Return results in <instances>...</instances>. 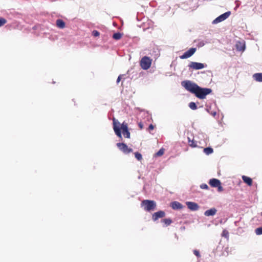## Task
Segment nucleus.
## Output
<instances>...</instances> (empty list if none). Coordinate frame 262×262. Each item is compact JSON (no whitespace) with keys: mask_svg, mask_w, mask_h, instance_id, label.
<instances>
[{"mask_svg":"<svg viewBox=\"0 0 262 262\" xmlns=\"http://www.w3.org/2000/svg\"><path fill=\"white\" fill-rule=\"evenodd\" d=\"M113 129L116 135L119 138H121V129L122 130V134L124 137L126 138H130V133L128 129L127 124L124 122L121 124V128L117 125V123L115 121V119L113 120Z\"/></svg>","mask_w":262,"mask_h":262,"instance_id":"obj_1","label":"nucleus"},{"mask_svg":"<svg viewBox=\"0 0 262 262\" xmlns=\"http://www.w3.org/2000/svg\"><path fill=\"white\" fill-rule=\"evenodd\" d=\"M141 206L146 211L150 212L156 209L157 204L152 200H144L142 201Z\"/></svg>","mask_w":262,"mask_h":262,"instance_id":"obj_2","label":"nucleus"},{"mask_svg":"<svg viewBox=\"0 0 262 262\" xmlns=\"http://www.w3.org/2000/svg\"><path fill=\"white\" fill-rule=\"evenodd\" d=\"M212 90L211 89L202 88L198 85L194 94L197 98L200 99H204L206 98V96L210 94Z\"/></svg>","mask_w":262,"mask_h":262,"instance_id":"obj_3","label":"nucleus"},{"mask_svg":"<svg viewBox=\"0 0 262 262\" xmlns=\"http://www.w3.org/2000/svg\"><path fill=\"white\" fill-rule=\"evenodd\" d=\"M182 85L189 92L194 94L198 85L190 80H185L181 82Z\"/></svg>","mask_w":262,"mask_h":262,"instance_id":"obj_4","label":"nucleus"},{"mask_svg":"<svg viewBox=\"0 0 262 262\" xmlns=\"http://www.w3.org/2000/svg\"><path fill=\"white\" fill-rule=\"evenodd\" d=\"M152 59L147 56H144L140 61V65L143 70H148L151 66Z\"/></svg>","mask_w":262,"mask_h":262,"instance_id":"obj_5","label":"nucleus"},{"mask_svg":"<svg viewBox=\"0 0 262 262\" xmlns=\"http://www.w3.org/2000/svg\"><path fill=\"white\" fill-rule=\"evenodd\" d=\"M231 14L230 11H227L224 14H221L217 17H216L214 20H213L212 24H216L220 22H222L225 19H226L227 18L229 17V16Z\"/></svg>","mask_w":262,"mask_h":262,"instance_id":"obj_6","label":"nucleus"},{"mask_svg":"<svg viewBox=\"0 0 262 262\" xmlns=\"http://www.w3.org/2000/svg\"><path fill=\"white\" fill-rule=\"evenodd\" d=\"M117 146L124 154H128L133 151L132 148H128L126 144L123 143H118L117 144Z\"/></svg>","mask_w":262,"mask_h":262,"instance_id":"obj_7","label":"nucleus"},{"mask_svg":"<svg viewBox=\"0 0 262 262\" xmlns=\"http://www.w3.org/2000/svg\"><path fill=\"white\" fill-rule=\"evenodd\" d=\"M195 48H191L185 52L182 55L180 56L181 59H186L191 57L196 51Z\"/></svg>","mask_w":262,"mask_h":262,"instance_id":"obj_8","label":"nucleus"},{"mask_svg":"<svg viewBox=\"0 0 262 262\" xmlns=\"http://www.w3.org/2000/svg\"><path fill=\"white\" fill-rule=\"evenodd\" d=\"M189 68L194 69V70H200L204 68L205 67L204 64L196 62H190L189 64L188 65Z\"/></svg>","mask_w":262,"mask_h":262,"instance_id":"obj_9","label":"nucleus"},{"mask_svg":"<svg viewBox=\"0 0 262 262\" xmlns=\"http://www.w3.org/2000/svg\"><path fill=\"white\" fill-rule=\"evenodd\" d=\"M165 216L164 211L160 210L155 212L152 215V219L154 221H156L160 218L164 217Z\"/></svg>","mask_w":262,"mask_h":262,"instance_id":"obj_10","label":"nucleus"},{"mask_svg":"<svg viewBox=\"0 0 262 262\" xmlns=\"http://www.w3.org/2000/svg\"><path fill=\"white\" fill-rule=\"evenodd\" d=\"M186 205L187 207L191 210L196 211L198 210L199 208V205L194 202H187Z\"/></svg>","mask_w":262,"mask_h":262,"instance_id":"obj_11","label":"nucleus"},{"mask_svg":"<svg viewBox=\"0 0 262 262\" xmlns=\"http://www.w3.org/2000/svg\"><path fill=\"white\" fill-rule=\"evenodd\" d=\"M221 181L216 179H211L209 180V184L212 187H216L221 184Z\"/></svg>","mask_w":262,"mask_h":262,"instance_id":"obj_12","label":"nucleus"},{"mask_svg":"<svg viewBox=\"0 0 262 262\" xmlns=\"http://www.w3.org/2000/svg\"><path fill=\"white\" fill-rule=\"evenodd\" d=\"M170 206L174 210L181 209L183 208V205L177 201L172 202Z\"/></svg>","mask_w":262,"mask_h":262,"instance_id":"obj_13","label":"nucleus"},{"mask_svg":"<svg viewBox=\"0 0 262 262\" xmlns=\"http://www.w3.org/2000/svg\"><path fill=\"white\" fill-rule=\"evenodd\" d=\"M216 212L217 210L215 208H212L205 211L204 215L206 216H213Z\"/></svg>","mask_w":262,"mask_h":262,"instance_id":"obj_14","label":"nucleus"},{"mask_svg":"<svg viewBox=\"0 0 262 262\" xmlns=\"http://www.w3.org/2000/svg\"><path fill=\"white\" fill-rule=\"evenodd\" d=\"M242 180H243L244 182L247 184L248 186H251L252 185V180L251 178L246 176H242Z\"/></svg>","mask_w":262,"mask_h":262,"instance_id":"obj_15","label":"nucleus"},{"mask_svg":"<svg viewBox=\"0 0 262 262\" xmlns=\"http://www.w3.org/2000/svg\"><path fill=\"white\" fill-rule=\"evenodd\" d=\"M56 26L61 29H63L65 27V23L60 19H58L56 20Z\"/></svg>","mask_w":262,"mask_h":262,"instance_id":"obj_16","label":"nucleus"},{"mask_svg":"<svg viewBox=\"0 0 262 262\" xmlns=\"http://www.w3.org/2000/svg\"><path fill=\"white\" fill-rule=\"evenodd\" d=\"M236 49L237 51H243L245 50V45L241 42H238L236 44Z\"/></svg>","mask_w":262,"mask_h":262,"instance_id":"obj_17","label":"nucleus"},{"mask_svg":"<svg viewBox=\"0 0 262 262\" xmlns=\"http://www.w3.org/2000/svg\"><path fill=\"white\" fill-rule=\"evenodd\" d=\"M253 78L257 81L262 82V73L254 74Z\"/></svg>","mask_w":262,"mask_h":262,"instance_id":"obj_18","label":"nucleus"},{"mask_svg":"<svg viewBox=\"0 0 262 262\" xmlns=\"http://www.w3.org/2000/svg\"><path fill=\"white\" fill-rule=\"evenodd\" d=\"M161 222L164 224L165 226H168L170 225L172 223V221L170 219H163L161 221Z\"/></svg>","mask_w":262,"mask_h":262,"instance_id":"obj_19","label":"nucleus"},{"mask_svg":"<svg viewBox=\"0 0 262 262\" xmlns=\"http://www.w3.org/2000/svg\"><path fill=\"white\" fill-rule=\"evenodd\" d=\"M122 34L119 32L115 33L113 35V38L115 40H119L121 38Z\"/></svg>","mask_w":262,"mask_h":262,"instance_id":"obj_20","label":"nucleus"},{"mask_svg":"<svg viewBox=\"0 0 262 262\" xmlns=\"http://www.w3.org/2000/svg\"><path fill=\"white\" fill-rule=\"evenodd\" d=\"M213 151V150L211 147H206L204 149V152L207 155L212 154Z\"/></svg>","mask_w":262,"mask_h":262,"instance_id":"obj_21","label":"nucleus"},{"mask_svg":"<svg viewBox=\"0 0 262 262\" xmlns=\"http://www.w3.org/2000/svg\"><path fill=\"white\" fill-rule=\"evenodd\" d=\"M189 106L191 109L193 110H195L197 108V106L196 104L193 102H191L190 103H189Z\"/></svg>","mask_w":262,"mask_h":262,"instance_id":"obj_22","label":"nucleus"},{"mask_svg":"<svg viewBox=\"0 0 262 262\" xmlns=\"http://www.w3.org/2000/svg\"><path fill=\"white\" fill-rule=\"evenodd\" d=\"M164 153V148H161L156 154V156L157 157H160L162 156Z\"/></svg>","mask_w":262,"mask_h":262,"instance_id":"obj_23","label":"nucleus"},{"mask_svg":"<svg viewBox=\"0 0 262 262\" xmlns=\"http://www.w3.org/2000/svg\"><path fill=\"white\" fill-rule=\"evenodd\" d=\"M135 156L136 158L139 161H141L142 159V155L138 152H136L135 153Z\"/></svg>","mask_w":262,"mask_h":262,"instance_id":"obj_24","label":"nucleus"},{"mask_svg":"<svg viewBox=\"0 0 262 262\" xmlns=\"http://www.w3.org/2000/svg\"><path fill=\"white\" fill-rule=\"evenodd\" d=\"M7 23V20L4 18H0V27L4 25Z\"/></svg>","mask_w":262,"mask_h":262,"instance_id":"obj_25","label":"nucleus"},{"mask_svg":"<svg viewBox=\"0 0 262 262\" xmlns=\"http://www.w3.org/2000/svg\"><path fill=\"white\" fill-rule=\"evenodd\" d=\"M255 233L257 235L262 234V227H259L256 229Z\"/></svg>","mask_w":262,"mask_h":262,"instance_id":"obj_26","label":"nucleus"},{"mask_svg":"<svg viewBox=\"0 0 262 262\" xmlns=\"http://www.w3.org/2000/svg\"><path fill=\"white\" fill-rule=\"evenodd\" d=\"M189 145L191 147H195L196 146V144L195 143V142L193 140H192V141L189 140Z\"/></svg>","mask_w":262,"mask_h":262,"instance_id":"obj_27","label":"nucleus"},{"mask_svg":"<svg viewBox=\"0 0 262 262\" xmlns=\"http://www.w3.org/2000/svg\"><path fill=\"white\" fill-rule=\"evenodd\" d=\"M92 34L95 37L99 36L100 35L99 32L97 30H94L92 32Z\"/></svg>","mask_w":262,"mask_h":262,"instance_id":"obj_28","label":"nucleus"},{"mask_svg":"<svg viewBox=\"0 0 262 262\" xmlns=\"http://www.w3.org/2000/svg\"><path fill=\"white\" fill-rule=\"evenodd\" d=\"M193 253L196 256L198 257H200L201 256V255L200 254V252L198 250H193Z\"/></svg>","mask_w":262,"mask_h":262,"instance_id":"obj_29","label":"nucleus"},{"mask_svg":"<svg viewBox=\"0 0 262 262\" xmlns=\"http://www.w3.org/2000/svg\"><path fill=\"white\" fill-rule=\"evenodd\" d=\"M200 187L202 189H208V186L206 184H202V185H201Z\"/></svg>","mask_w":262,"mask_h":262,"instance_id":"obj_30","label":"nucleus"},{"mask_svg":"<svg viewBox=\"0 0 262 262\" xmlns=\"http://www.w3.org/2000/svg\"><path fill=\"white\" fill-rule=\"evenodd\" d=\"M217 188V190L219 192H222L223 191V187L221 185V184H220V185H219L218 186L216 187Z\"/></svg>","mask_w":262,"mask_h":262,"instance_id":"obj_31","label":"nucleus"},{"mask_svg":"<svg viewBox=\"0 0 262 262\" xmlns=\"http://www.w3.org/2000/svg\"><path fill=\"white\" fill-rule=\"evenodd\" d=\"M154 126L152 124H150L148 127V129L149 130H150L154 129Z\"/></svg>","mask_w":262,"mask_h":262,"instance_id":"obj_32","label":"nucleus"},{"mask_svg":"<svg viewBox=\"0 0 262 262\" xmlns=\"http://www.w3.org/2000/svg\"><path fill=\"white\" fill-rule=\"evenodd\" d=\"M121 79V75H120V76H119L118 77V78H117V83H118L120 81Z\"/></svg>","mask_w":262,"mask_h":262,"instance_id":"obj_33","label":"nucleus"},{"mask_svg":"<svg viewBox=\"0 0 262 262\" xmlns=\"http://www.w3.org/2000/svg\"><path fill=\"white\" fill-rule=\"evenodd\" d=\"M138 125H139L140 129H142L143 128V125L142 124V123H141V122L139 123Z\"/></svg>","mask_w":262,"mask_h":262,"instance_id":"obj_34","label":"nucleus"},{"mask_svg":"<svg viewBox=\"0 0 262 262\" xmlns=\"http://www.w3.org/2000/svg\"><path fill=\"white\" fill-rule=\"evenodd\" d=\"M211 114L214 117L216 115V113L215 112H211Z\"/></svg>","mask_w":262,"mask_h":262,"instance_id":"obj_35","label":"nucleus"},{"mask_svg":"<svg viewBox=\"0 0 262 262\" xmlns=\"http://www.w3.org/2000/svg\"><path fill=\"white\" fill-rule=\"evenodd\" d=\"M239 6V4H237L236 5V7H235V9H236V8H238Z\"/></svg>","mask_w":262,"mask_h":262,"instance_id":"obj_36","label":"nucleus"},{"mask_svg":"<svg viewBox=\"0 0 262 262\" xmlns=\"http://www.w3.org/2000/svg\"><path fill=\"white\" fill-rule=\"evenodd\" d=\"M261 216H262V212L261 213Z\"/></svg>","mask_w":262,"mask_h":262,"instance_id":"obj_37","label":"nucleus"}]
</instances>
